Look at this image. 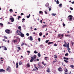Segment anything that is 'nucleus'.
<instances>
[{
	"instance_id": "1",
	"label": "nucleus",
	"mask_w": 74,
	"mask_h": 74,
	"mask_svg": "<svg viewBox=\"0 0 74 74\" xmlns=\"http://www.w3.org/2000/svg\"><path fill=\"white\" fill-rule=\"evenodd\" d=\"M36 58H37V56L36 55H34L33 57H31V59L30 60V62H33V60L36 62Z\"/></svg>"
},
{
	"instance_id": "2",
	"label": "nucleus",
	"mask_w": 74,
	"mask_h": 74,
	"mask_svg": "<svg viewBox=\"0 0 74 74\" xmlns=\"http://www.w3.org/2000/svg\"><path fill=\"white\" fill-rule=\"evenodd\" d=\"M21 32H21V31H20L19 30H17V31H16V34H17V35H18V36H19L20 35Z\"/></svg>"
},
{
	"instance_id": "3",
	"label": "nucleus",
	"mask_w": 74,
	"mask_h": 74,
	"mask_svg": "<svg viewBox=\"0 0 74 74\" xmlns=\"http://www.w3.org/2000/svg\"><path fill=\"white\" fill-rule=\"evenodd\" d=\"M10 30H9L8 29H6V30H5V32L7 34H10Z\"/></svg>"
},
{
	"instance_id": "4",
	"label": "nucleus",
	"mask_w": 74,
	"mask_h": 74,
	"mask_svg": "<svg viewBox=\"0 0 74 74\" xmlns=\"http://www.w3.org/2000/svg\"><path fill=\"white\" fill-rule=\"evenodd\" d=\"M6 71H11V67L9 66L8 67V68L6 69Z\"/></svg>"
},
{
	"instance_id": "5",
	"label": "nucleus",
	"mask_w": 74,
	"mask_h": 74,
	"mask_svg": "<svg viewBox=\"0 0 74 74\" xmlns=\"http://www.w3.org/2000/svg\"><path fill=\"white\" fill-rule=\"evenodd\" d=\"M58 70L60 72L63 71V69L62 67H59L58 69Z\"/></svg>"
},
{
	"instance_id": "6",
	"label": "nucleus",
	"mask_w": 74,
	"mask_h": 74,
	"mask_svg": "<svg viewBox=\"0 0 74 74\" xmlns=\"http://www.w3.org/2000/svg\"><path fill=\"white\" fill-rule=\"evenodd\" d=\"M20 36H21V37H25V35L22 33V32H21V34H20Z\"/></svg>"
},
{
	"instance_id": "7",
	"label": "nucleus",
	"mask_w": 74,
	"mask_h": 74,
	"mask_svg": "<svg viewBox=\"0 0 74 74\" xmlns=\"http://www.w3.org/2000/svg\"><path fill=\"white\" fill-rule=\"evenodd\" d=\"M68 19H69V20H72L73 18H72V16L70 15L68 16Z\"/></svg>"
},
{
	"instance_id": "8",
	"label": "nucleus",
	"mask_w": 74,
	"mask_h": 74,
	"mask_svg": "<svg viewBox=\"0 0 74 74\" xmlns=\"http://www.w3.org/2000/svg\"><path fill=\"white\" fill-rule=\"evenodd\" d=\"M5 71L3 69H0V72L2 73V72H5Z\"/></svg>"
},
{
	"instance_id": "9",
	"label": "nucleus",
	"mask_w": 74,
	"mask_h": 74,
	"mask_svg": "<svg viewBox=\"0 0 74 74\" xmlns=\"http://www.w3.org/2000/svg\"><path fill=\"white\" fill-rule=\"evenodd\" d=\"M64 44L63 45V46L64 47H67V45H66L67 44V43H66V41H64Z\"/></svg>"
},
{
	"instance_id": "10",
	"label": "nucleus",
	"mask_w": 74,
	"mask_h": 74,
	"mask_svg": "<svg viewBox=\"0 0 74 74\" xmlns=\"http://www.w3.org/2000/svg\"><path fill=\"white\" fill-rule=\"evenodd\" d=\"M67 47L68 49V50H69V51L71 50L70 48H69V43H68L67 44Z\"/></svg>"
},
{
	"instance_id": "11",
	"label": "nucleus",
	"mask_w": 74,
	"mask_h": 74,
	"mask_svg": "<svg viewBox=\"0 0 74 74\" xmlns=\"http://www.w3.org/2000/svg\"><path fill=\"white\" fill-rule=\"evenodd\" d=\"M10 20H11V22H13L14 21V18H10Z\"/></svg>"
},
{
	"instance_id": "12",
	"label": "nucleus",
	"mask_w": 74,
	"mask_h": 74,
	"mask_svg": "<svg viewBox=\"0 0 74 74\" xmlns=\"http://www.w3.org/2000/svg\"><path fill=\"white\" fill-rule=\"evenodd\" d=\"M38 66H39V67H38V69H40V68H41L42 69L43 68V67H42V66L40 65V64H38Z\"/></svg>"
},
{
	"instance_id": "13",
	"label": "nucleus",
	"mask_w": 74,
	"mask_h": 74,
	"mask_svg": "<svg viewBox=\"0 0 74 74\" xmlns=\"http://www.w3.org/2000/svg\"><path fill=\"white\" fill-rule=\"evenodd\" d=\"M58 36L59 37H61V36H62V37H63V36H64V35H63V34H62L61 35L60 34H59L58 35Z\"/></svg>"
},
{
	"instance_id": "14",
	"label": "nucleus",
	"mask_w": 74,
	"mask_h": 74,
	"mask_svg": "<svg viewBox=\"0 0 74 74\" xmlns=\"http://www.w3.org/2000/svg\"><path fill=\"white\" fill-rule=\"evenodd\" d=\"M65 37H71V36L69 34H68V35L65 34Z\"/></svg>"
},
{
	"instance_id": "15",
	"label": "nucleus",
	"mask_w": 74,
	"mask_h": 74,
	"mask_svg": "<svg viewBox=\"0 0 74 74\" xmlns=\"http://www.w3.org/2000/svg\"><path fill=\"white\" fill-rule=\"evenodd\" d=\"M27 67L28 68H29L30 67V64L29 63H28L27 64Z\"/></svg>"
},
{
	"instance_id": "16",
	"label": "nucleus",
	"mask_w": 74,
	"mask_h": 74,
	"mask_svg": "<svg viewBox=\"0 0 74 74\" xmlns=\"http://www.w3.org/2000/svg\"><path fill=\"white\" fill-rule=\"evenodd\" d=\"M18 29L20 30V31H21L22 30V29H21V26H19L18 27Z\"/></svg>"
},
{
	"instance_id": "17",
	"label": "nucleus",
	"mask_w": 74,
	"mask_h": 74,
	"mask_svg": "<svg viewBox=\"0 0 74 74\" xmlns=\"http://www.w3.org/2000/svg\"><path fill=\"white\" fill-rule=\"evenodd\" d=\"M29 40L31 41H32L33 40V38H32V36H30L29 37Z\"/></svg>"
},
{
	"instance_id": "18",
	"label": "nucleus",
	"mask_w": 74,
	"mask_h": 74,
	"mask_svg": "<svg viewBox=\"0 0 74 74\" xmlns=\"http://www.w3.org/2000/svg\"><path fill=\"white\" fill-rule=\"evenodd\" d=\"M54 58L55 59H57V58H58V56H57V55H54Z\"/></svg>"
},
{
	"instance_id": "19",
	"label": "nucleus",
	"mask_w": 74,
	"mask_h": 74,
	"mask_svg": "<svg viewBox=\"0 0 74 74\" xmlns=\"http://www.w3.org/2000/svg\"><path fill=\"white\" fill-rule=\"evenodd\" d=\"M39 14H41L42 15H43V12L41 11H39Z\"/></svg>"
},
{
	"instance_id": "20",
	"label": "nucleus",
	"mask_w": 74,
	"mask_h": 74,
	"mask_svg": "<svg viewBox=\"0 0 74 74\" xmlns=\"http://www.w3.org/2000/svg\"><path fill=\"white\" fill-rule=\"evenodd\" d=\"M16 69H17V68H18V62L16 63Z\"/></svg>"
},
{
	"instance_id": "21",
	"label": "nucleus",
	"mask_w": 74,
	"mask_h": 74,
	"mask_svg": "<svg viewBox=\"0 0 74 74\" xmlns=\"http://www.w3.org/2000/svg\"><path fill=\"white\" fill-rule=\"evenodd\" d=\"M49 3H47L45 5V6H46V7H49Z\"/></svg>"
},
{
	"instance_id": "22",
	"label": "nucleus",
	"mask_w": 74,
	"mask_h": 74,
	"mask_svg": "<svg viewBox=\"0 0 74 74\" xmlns=\"http://www.w3.org/2000/svg\"><path fill=\"white\" fill-rule=\"evenodd\" d=\"M9 11L10 12H13V10H12V9H10Z\"/></svg>"
},
{
	"instance_id": "23",
	"label": "nucleus",
	"mask_w": 74,
	"mask_h": 74,
	"mask_svg": "<svg viewBox=\"0 0 74 74\" xmlns=\"http://www.w3.org/2000/svg\"><path fill=\"white\" fill-rule=\"evenodd\" d=\"M64 62H65V63H69V61L66 60H64Z\"/></svg>"
},
{
	"instance_id": "24",
	"label": "nucleus",
	"mask_w": 74,
	"mask_h": 74,
	"mask_svg": "<svg viewBox=\"0 0 74 74\" xmlns=\"http://www.w3.org/2000/svg\"><path fill=\"white\" fill-rule=\"evenodd\" d=\"M46 26H47L46 25H42V28H44V27H46Z\"/></svg>"
},
{
	"instance_id": "25",
	"label": "nucleus",
	"mask_w": 74,
	"mask_h": 74,
	"mask_svg": "<svg viewBox=\"0 0 74 74\" xmlns=\"http://www.w3.org/2000/svg\"><path fill=\"white\" fill-rule=\"evenodd\" d=\"M13 42L14 43H15V42H17V39H16L15 40H14Z\"/></svg>"
},
{
	"instance_id": "26",
	"label": "nucleus",
	"mask_w": 74,
	"mask_h": 74,
	"mask_svg": "<svg viewBox=\"0 0 74 74\" xmlns=\"http://www.w3.org/2000/svg\"><path fill=\"white\" fill-rule=\"evenodd\" d=\"M50 69H49V68L47 70V71L48 73H49L50 72Z\"/></svg>"
},
{
	"instance_id": "27",
	"label": "nucleus",
	"mask_w": 74,
	"mask_h": 74,
	"mask_svg": "<svg viewBox=\"0 0 74 74\" xmlns=\"http://www.w3.org/2000/svg\"><path fill=\"white\" fill-rule=\"evenodd\" d=\"M63 59H66V60H69V59L68 58H66L65 57H64L63 58Z\"/></svg>"
},
{
	"instance_id": "28",
	"label": "nucleus",
	"mask_w": 74,
	"mask_h": 74,
	"mask_svg": "<svg viewBox=\"0 0 74 74\" xmlns=\"http://www.w3.org/2000/svg\"><path fill=\"white\" fill-rule=\"evenodd\" d=\"M30 16V14H29V16H27V18H29Z\"/></svg>"
},
{
	"instance_id": "29",
	"label": "nucleus",
	"mask_w": 74,
	"mask_h": 74,
	"mask_svg": "<svg viewBox=\"0 0 74 74\" xmlns=\"http://www.w3.org/2000/svg\"><path fill=\"white\" fill-rule=\"evenodd\" d=\"M42 33L41 32L39 34V35L40 36H42Z\"/></svg>"
},
{
	"instance_id": "30",
	"label": "nucleus",
	"mask_w": 74,
	"mask_h": 74,
	"mask_svg": "<svg viewBox=\"0 0 74 74\" xmlns=\"http://www.w3.org/2000/svg\"><path fill=\"white\" fill-rule=\"evenodd\" d=\"M34 68L36 69L37 70H38V68L36 65L34 66Z\"/></svg>"
},
{
	"instance_id": "31",
	"label": "nucleus",
	"mask_w": 74,
	"mask_h": 74,
	"mask_svg": "<svg viewBox=\"0 0 74 74\" xmlns=\"http://www.w3.org/2000/svg\"><path fill=\"white\" fill-rule=\"evenodd\" d=\"M38 57H40L41 56V54L40 53H38Z\"/></svg>"
},
{
	"instance_id": "32",
	"label": "nucleus",
	"mask_w": 74,
	"mask_h": 74,
	"mask_svg": "<svg viewBox=\"0 0 74 74\" xmlns=\"http://www.w3.org/2000/svg\"><path fill=\"white\" fill-rule=\"evenodd\" d=\"M53 44V42H49L48 43V44Z\"/></svg>"
},
{
	"instance_id": "33",
	"label": "nucleus",
	"mask_w": 74,
	"mask_h": 74,
	"mask_svg": "<svg viewBox=\"0 0 74 74\" xmlns=\"http://www.w3.org/2000/svg\"><path fill=\"white\" fill-rule=\"evenodd\" d=\"M65 56H69V53H66L65 54Z\"/></svg>"
},
{
	"instance_id": "34",
	"label": "nucleus",
	"mask_w": 74,
	"mask_h": 74,
	"mask_svg": "<svg viewBox=\"0 0 74 74\" xmlns=\"http://www.w3.org/2000/svg\"><path fill=\"white\" fill-rule=\"evenodd\" d=\"M59 3V1L58 0H57L56 1V4H58Z\"/></svg>"
},
{
	"instance_id": "35",
	"label": "nucleus",
	"mask_w": 74,
	"mask_h": 74,
	"mask_svg": "<svg viewBox=\"0 0 74 74\" xmlns=\"http://www.w3.org/2000/svg\"><path fill=\"white\" fill-rule=\"evenodd\" d=\"M19 18H21V17L20 16H18V18H17L18 20H19V19H20Z\"/></svg>"
},
{
	"instance_id": "36",
	"label": "nucleus",
	"mask_w": 74,
	"mask_h": 74,
	"mask_svg": "<svg viewBox=\"0 0 74 74\" xmlns=\"http://www.w3.org/2000/svg\"><path fill=\"white\" fill-rule=\"evenodd\" d=\"M17 48H18V50H19V51H21V47H17Z\"/></svg>"
},
{
	"instance_id": "37",
	"label": "nucleus",
	"mask_w": 74,
	"mask_h": 74,
	"mask_svg": "<svg viewBox=\"0 0 74 74\" xmlns=\"http://www.w3.org/2000/svg\"><path fill=\"white\" fill-rule=\"evenodd\" d=\"M51 14H52V15H53V16H55V15H56V14L52 13Z\"/></svg>"
},
{
	"instance_id": "38",
	"label": "nucleus",
	"mask_w": 74,
	"mask_h": 74,
	"mask_svg": "<svg viewBox=\"0 0 74 74\" xmlns=\"http://www.w3.org/2000/svg\"><path fill=\"white\" fill-rule=\"evenodd\" d=\"M47 58H48V57H45V60H46V61H47V60H47Z\"/></svg>"
},
{
	"instance_id": "39",
	"label": "nucleus",
	"mask_w": 74,
	"mask_h": 74,
	"mask_svg": "<svg viewBox=\"0 0 74 74\" xmlns=\"http://www.w3.org/2000/svg\"><path fill=\"white\" fill-rule=\"evenodd\" d=\"M34 53H38V52H37V51L36 50H35L34 51Z\"/></svg>"
},
{
	"instance_id": "40",
	"label": "nucleus",
	"mask_w": 74,
	"mask_h": 74,
	"mask_svg": "<svg viewBox=\"0 0 74 74\" xmlns=\"http://www.w3.org/2000/svg\"><path fill=\"white\" fill-rule=\"evenodd\" d=\"M49 11H51V7H49Z\"/></svg>"
},
{
	"instance_id": "41",
	"label": "nucleus",
	"mask_w": 74,
	"mask_h": 74,
	"mask_svg": "<svg viewBox=\"0 0 74 74\" xmlns=\"http://www.w3.org/2000/svg\"><path fill=\"white\" fill-rule=\"evenodd\" d=\"M19 65H21L22 64V62H19Z\"/></svg>"
},
{
	"instance_id": "42",
	"label": "nucleus",
	"mask_w": 74,
	"mask_h": 74,
	"mask_svg": "<svg viewBox=\"0 0 74 74\" xmlns=\"http://www.w3.org/2000/svg\"><path fill=\"white\" fill-rule=\"evenodd\" d=\"M71 44L72 45V46H73V45H74V42H71Z\"/></svg>"
},
{
	"instance_id": "43",
	"label": "nucleus",
	"mask_w": 74,
	"mask_h": 74,
	"mask_svg": "<svg viewBox=\"0 0 74 74\" xmlns=\"http://www.w3.org/2000/svg\"><path fill=\"white\" fill-rule=\"evenodd\" d=\"M62 25L64 27V26H66V25L64 23H63Z\"/></svg>"
},
{
	"instance_id": "44",
	"label": "nucleus",
	"mask_w": 74,
	"mask_h": 74,
	"mask_svg": "<svg viewBox=\"0 0 74 74\" xmlns=\"http://www.w3.org/2000/svg\"><path fill=\"white\" fill-rule=\"evenodd\" d=\"M4 50H5V51H7V49L6 48V47H5L4 49Z\"/></svg>"
},
{
	"instance_id": "45",
	"label": "nucleus",
	"mask_w": 74,
	"mask_h": 74,
	"mask_svg": "<svg viewBox=\"0 0 74 74\" xmlns=\"http://www.w3.org/2000/svg\"><path fill=\"white\" fill-rule=\"evenodd\" d=\"M48 41H49V40H46L45 41L46 43H48Z\"/></svg>"
},
{
	"instance_id": "46",
	"label": "nucleus",
	"mask_w": 74,
	"mask_h": 74,
	"mask_svg": "<svg viewBox=\"0 0 74 74\" xmlns=\"http://www.w3.org/2000/svg\"><path fill=\"white\" fill-rule=\"evenodd\" d=\"M4 38H5V39H7L8 38L7 37H6L5 36H4Z\"/></svg>"
},
{
	"instance_id": "47",
	"label": "nucleus",
	"mask_w": 74,
	"mask_h": 74,
	"mask_svg": "<svg viewBox=\"0 0 74 74\" xmlns=\"http://www.w3.org/2000/svg\"><path fill=\"white\" fill-rule=\"evenodd\" d=\"M69 8L71 10H73V8L71 7H70Z\"/></svg>"
},
{
	"instance_id": "48",
	"label": "nucleus",
	"mask_w": 74,
	"mask_h": 74,
	"mask_svg": "<svg viewBox=\"0 0 74 74\" xmlns=\"http://www.w3.org/2000/svg\"><path fill=\"white\" fill-rule=\"evenodd\" d=\"M41 39L40 38H38V40L40 42L41 41L40 40Z\"/></svg>"
},
{
	"instance_id": "49",
	"label": "nucleus",
	"mask_w": 74,
	"mask_h": 74,
	"mask_svg": "<svg viewBox=\"0 0 74 74\" xmlns=\"http://www.w3.org/2000/svg\"><path fill=\"white\" fill-rule=\"evenodd\" d=\"M72 68H73L74 67V66L72 65L70 66Z\"/></svg>"
},
{
	"instance_id": "50",
	"label": "nucleus",
	"mask_w": 74,
	"mask_h": 74,
	"mask_svg": "<svg viewBox=\"0 0 74 74\" xmlns=\"http://www.w3.org/2000/svg\"><path fill=\"white\" fill-rule=\"evenodd\" d=\"M62 3H60L59 5V6L60 7V6H62Z\"/></svg>"
},
{
	"instance_id": "51",
	"label": "nucleus",
	"mask_w": 74,
	"mask_h": 74,
	"mask_svg": "<svg viewBox=\"0 0 74 74\" xmlns=\"http://www.w3.org/2000/svg\"><path fill=\"white\" fill-rule=\"evenodd\" d=\"M67 71H68V70L67 69H66L65 73H67Z\"/></svg>"
},
{
	"instance_id": "52",
	"label": "nucleus",
	"mask_w": 74,
	"mask_h": 74,
	"mask_svg": "<svg viewBox=\"0 0 74 74\" xmlns=\"http://www.w3.org/2000/svg\"><path fill=\"white\" fill-rule=\"evenodd\" d=\"M54 46H55V47H56V46H57V44H56V43H55L54 44Z\"/></svg>"
},
{
	"instance_id": "53",
	"label": "nucleus",
	"mask_w": 74,
	"mask_h": 74,
	"mask_svg": "<svg viewBox=\"0 0 74 74\" xmlns=\"http://www.w3.org/2000/svg\"><path fill=\"white\" fill-rule=\"evenodd\" d=\"M0 25L1 26H3V24L1 23H0Z\"/></svg>"
},
{
	"instance_id": "54",
	"label": "nucleus",
	"mask_w": 74,
	"mask_h": 74,
	"mask_svg": "<svg viewBox=\"0 0 74 74\" xmlns=\"http://www.w3.org/2000/svg\"><path fill=\"white\" fill-rule=\"evenodd\" d=\"M21 15H24V14L23 13H21Z\"/></svg>"
},
{
	"instance_id": "55",
	"label": "nucleus",
	"mask_w": 74,
	"mask_h": 74,
	"mask_svg": "<svg viewBox=\"0 0 74 74\" xmlns=\"http://www.w3.org/2000/svg\"><path fill=\"white\" fill-rule=\"evenodd\" d=\"M26 35L27 36H29V33H27L26 34Z\"/></svg>"
},
{
	"instance_id": "56",
	"label": "nucleus",
	"mask_w": 74,
	"mask_h": 74,
	"mask_svg": "<svg viewBox=\"0 0 74 74\" xmlns=\"http://www.w3.org/2000/svg\"><path fill=\"white\" fill-rule=\"evenodd\" d=\"M21 46H23V45H24V43L23 42L22 44L21 45Z\"/></svg>"
},
{
	"instance_id": "57",
	"label": "nucleus",
	"mask_w": 74,
	"mask_h": 74,
	"mask_svg": "<svg viewBox=\"0 0 74 74\" xmlns=\"http://www.w3.org/2000/svg\"><path fill=\"white\" fill-rule=\"evenodd\" d=\"M22 21H25V19L23 18L22 19Z\"/></svg>"
},
{
	"instance_id": "58",
	"label": "nucleus",
	"mask_w": 74,
	"mask_h": 74,
	"mask_svg": "<svg viewBox=\"0 0 74 74\" xmlns=\"http://www.w3.org/2000/svg\"><path fill=\"white\" fill-rule=\"evenodd\" d=\"M3 41H5V42H6V40L5 39H3Z\"/></svg>"
},
{
	"instance_id": "59",
	"label": "nucleus",
	"mask_w": 74,
	"mask_h": 74,
	"mask_svg": "<svg viewBox=\"0 0 74 74\" xmlns=\"http://www.w3.org/2000/svg\"><path fill=\"white\" fill-rule=\"evenodd\" d=\"M45 12L46 14H48V13H47V11H45Z\"/></svg>"
},
{
	"instance_id": "60",
	"label": "nucleus",
	"mask_w": 74,
	"mask_h": 74,
	"mask_svg": "<svg viewBox=\"0 0 74 74\" xmlns=\"http://www.w3.org/2000/svg\"><path fill=\"white\" fill-rule=\"evenodd\" d=\"M27 52H28V53H30V51H27Z\"/></svg>"
},
{
	"instance_id": "61",
	"label": "nucleus",
	"mask_w": 74,
	"mask_h": 74,
	"mask_svg": "<svg viewBox=\"0 0 74 74\" xmlns=\"http://www.w3.org/2000/svg\"><path fill=\"white\" fill-rule=\"evenodd\" d=\"M42 19L40 20V23H42Z\"/></svg>"
},
{
	"instance_id": "62",
	"label": "nucleus",
	"mask_w": 74,
	"mask_h": 74,
	"mask_svg": "<svg viewBox=\"0 0 74 74\" xmlns=\"http://www.w3.org/2000/svg\"><path fill=\"white\" fill-rule=\"evenodd\" d=\"M68 51L69 53H71V51H70V50H68Z\"/></svg>"
},
{
	"instance_id": "63",
	"label": "nucleus",
	"mask_w": 74,
	"mask_h": 74,
	"mask_svg": "<svg viewBox=\"0 0 74 74\" xmlns=\"http://www.w3.org/2000/svg\"><path fill=\"white\" fill-rule=\"evenodd\" d=\"M37 30V28H35L34 29V30Z\"/></svg>"
},
{
	"instance_id": "64",
	"label": "nucleus",
	"mask_w": 74,
	"mask_h": 74,
	"mask_svg": "<svg viewBox=\"0 0 74 74\" xmlns=\"http://www.w3.org/2000/svg\"><path fill=\"white\" fill-rule=\"evenodd\" d=\"M72 4H74V1L71 2Z\"/></svg>"
}]
</instances>
